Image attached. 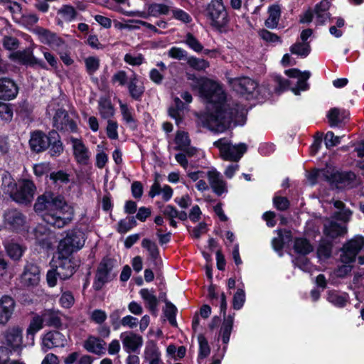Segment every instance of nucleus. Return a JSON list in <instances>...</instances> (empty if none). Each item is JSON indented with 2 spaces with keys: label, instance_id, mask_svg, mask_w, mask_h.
I'll return each mask as SVG.
<instances>
[{
  "label": "nucleus",
  "instance_id": "obj_22",
  "mask_svg": "<svg viewBox=\"0 0 364 364\" xmlns=\"http://www.w3.org/2000/svg\"><path fill=\"white\" fill-rule=\"evenodd\" d=\"M120 338L127 353L136 352L143 345L142 336L133 331L121 333Z\"/></svg>",
  "mask_w": 364,
  "mask_h": 364
},
{
  "label": "nucleus",
  "instance_id": "obj_25",
  "mask_svg": "<svg viewBox=\"0 0 364 364\" xmlns=\"http://www.w3.org/2000/svg\"><path fill=\"white\" fill-rule=\"evenodd\" d=\"M145 361H149V364H163L161 360V353L159 350L156 341L149 340L145 346L144 352Z\"/></svg>",
  "mask_w": 364,
  "mask_h": 364
},
{
  "label": "nucleus",
  "instance_id": "obj_29",
  "mask_svg": "<svg viewBox=\"0 0 364 364\" xmlns=\"http://www.w3.org/2000/svg\"><path fill=\"white\" fill-rule=\"evenodd\" d=\"M98 110L103 119H111L115 114V108L109 97H101L98 100Z\"/></svg>",
  "mask_w": 364,
  "mask_h": 364
},
{
  "label": "nucleus",
  "instance_id": "obj_30",
  "mask_svg": "<svg viewBox=\"0 0 364 364\" xmlns=\"http://www.w3.org/2000/svg\"><path fill=\"white\" fill-rule=\"evenodd\" d=\"M326 299L333 306L338 308H343L349 301V295L348 293H339L338 291L333 289L328 291Z\"/></svg>",
  "mask_w": 364,
  "mask_h": 364
},
{
  "label": "nucleus",
  "instance_id": "obj_64",
  "mask_svg": "<svg viewBox=\"0 0 364 364\" xmlns=\"http://www.w3.org/2000/svg\"><path fill=\"white\" fill-rule=\"evenodd\" d=\"M278 232V237H274L272 241V244L273 248L275 251L279 252L282 251L285 245V240L283 237V230L282 229H279Z\"/></svg>",
  "mask_w": 364,
  "mask_h": 364
},
{
  "label": "nucleus",
  "instance_id": "obj_43",
  "mask_svg": "<svg viewBox=\"0 0 364 364\" xmlns=\"http://www.w3.org/2000/svg\"><path fill=\"white\" fill-rule=\"evenodd\" d=\"M198 341L199 344L198 359H205L210 353V347L208 344L207 338L202 333L198 336Z\"/></svg>",
  "mask_w": 364,
  "mask_h": 364
},
{
  "label": "nucleus",
  "instance_id": "obj_15",
  "mask_svg": "<svg viewBox=\"0 0 364 364\" xmlns=\"http://www.w3.org/2000/svg\"><path fill=\"white\" fill-rule=\"evenodd\" d=\"M23 329L18 326L9 328L5 332V340L7 346L14 352H21L23 348Z\"/></svg>",
  "mask_w": 364,
  "mask_h": 364
},
{
  "label": "nucleus",
  "instance_id": "obj_42",
  "mask_svg": "<svg viewBox=\"0 0 364 364\" xmlns=\"http://www.w3.org/2000/svg\"><path fill=\"white\" fill-rule=\"evenodd\" d=\"M58 14L60 15L65 21L70 22L76 18L77 12L73 6L64 4L58 11Z\"/></svg>",
  "mask_w": 364,
  "mask_h": 364
},
{
  "label": "nucleus",
  "instance_id": "obj_20",
  "mask_svg": "<svg viewBox=\"0 0 364 364\" xmlns=\"http://www.w3.org/2000/svg\"><path fill=\"white\" fill-rule=\"evenodd\" d=\"M18 87L16 82L7 77H0V100L10 101L16 97Z\"/></svg>",
  "mask_w": 364,
  "mask_h": 364
},
{
  "label": "nucleus",
  "instance_id": "obj_26",
  "mask_svg": "<svg viewBox=\"0 0 364 364\" xmlns=\"http://www.w3.org/2000/svg\"><path fill=\"white\" fill-rule=\"evenodd\" d=\"M154 289L149 291L148 289L144 288L141 289L139 293L144 301L145 307L149 311L152 316L156 317L158 314L159 299L157 296L154 294Z\"/></svg>",
  "mask_w": 364,
  "mask_h": 364
},
{
  "label": "nucleus",
  "instance_id": "obj_40",
  "mask_svg": "<svg viewBox=\"0 0 364 364\" xmlns=\"http://www.w3.org/2000/svg\"><path fill=\"white\" fill-rule=\"evenodd\" d=\"M50 181L55 185L57 184H67L70 181V176L63 170H58L57 171H52L49 175L46 176Z\"/></svg>",
  "mask_w": 364,
  "mask_h": 364
},
{
  "label": "nucleus",
  "instance_id": "obj_41",
  "mask_svg": "<svg viewBox=\"0 0 364 364\" xmlns=\"http://www.w3.org/2000/svg\"><path fill=\"white\" fill-rule=\"evenodd\" d=\"M311 77V73L308 70L303 72L301 77L298 79L296 86L291 88V91L294 95H298L300 94V91H306L309 89L310 86L307 82V80Z\"/></svg>",
  "mask_w": 364,
  "mask_h": 364
},
{
  "label": "nucleus",
  "instance_id": "obj_34",
  "mask_svg": "<svg viewBox=\"0 0 364 364\" xmlns=\"http://www.w3.org/2000/svg\"><path fill=\"white\" fill-rule=\"evenodd\" d=\"M234 316L229 314L227 318H225L220 328V333L222 337V342L227 347L230 338V335L233 328Z\"/></svg>",
  "mask_w": 364,
  "mask_h": 364
},
{
  "label": "nucleus",
  "instance_id": "obj_45",
  "mask_svg": "<svg viewBox=\"0 0 364 364\" xmlns=\"http://www.w3.org/2000/svg\"><path fill=\"white\" fill-rule=\"evenodd\" d=\"M187 64L197 71H203L210 67V63L208 60L198 58L195 56L188 57L187 58Z\"/></svg>",
  "mask_w": 364,
  "mask_h": 364
},
{
  "label": "nucleus",
  "instance_id": "obj_28",
  "mask_svg": "<svg viewBox=\"0 0 364 364\" xmlns=\"http://www.w3.org/2000/svg\"><path fill=\"white\" fill-rule=\"evenodd\" d=\"M118 102L123 121L131 130L135 131L138 126L137 119L134 117L133 109L129 107L127 103H124L120 99H118Z\"/></svg>",
  "mask_w": 364,
  "mask_h": 364
},
{
  "label": "nucleus",
  "instance_id": "obj_63",
  "mask_svg": "<svg viewBox=\"0 0 364 364\" xmlns=\"http://www.w3.org/2000/svg\"><path fill=\"white\" fill-rule=\"evenodd\" d=\"M325 145L327 149L336 146L341 143V139L339 136H335L332 131H328L325 136Z\"/></svg>",
  "mask_w": 364,
  "mask_h": 364
},
{
  "label": "nucleus",
  "instance_id": "obj_2",
  "mask_svg": "<svg viewBox=\"0 0 364 364\" xmlns=\"http://www.w3.org/2000/svg\"><path fill=\"white\" fill-rule=\"evenodd\" d=\"M33 209L42 213L45 223L51 227L62 228L73 219V210L63 195L46 191L37 198Z\"/></svg>",
  "mask_w": 364,
  "mask_h": 364
},
{
  "label": "nucleus",
  "instance_id": "obj_11",
  "mask_svg": "<svg viewBox=\"0 0 364 364\" xmlns=\"http://www.w3.org/2000/svg\"><path fill=\"white\" fill-rule=\"evenodd\" d=\"M364 246V237L357 235L346 242L342 249L341 261L344 264H351L355 261L356 257Z\"/></svg>",
  "mask_w": 364,
  "mask_h": 364
},
{
  "label": "nucleus",
  "instance_id": "obj_62",
  "mask_svg": "<svg viewBox=\"0 0 364 364\" xmlns=\"http://www.w3.org/2000/svg\"><path fill=\"white\" fill-rule=\"evenodd\" d=\"M144 58L142 54L139 53L137 56H134L130 53L125 54L124 60L126 63L132 66H139L144 62Z\"/></svg>",
  "mask_w": 364,
  "mask_h": 364
},
{
  "label": "nucleus",
  "instance_id": "obj_52",
  "mask_svg": "<svg viewBox=\"0 0 364 364\" xmlns=\"http://www.w3.org/2000/svg\"><path fill=\"white\" fill-rule=\"evenodd\" d=\"M245 302V292L244 289L238 288L233 295L232 308L235 310H240Z\"/></svg>",
  "mask_w": 364,
  "mask_h": 364
},
{
  "label": "nucleus",
  "instance_id": "obj_27",
  "mask_svg": "<svg viewBox=\"0 0 364 364\" xmlns=\"http://www.w3.org/2000/svg\"><path fill=\"white\" fill-rule=\"evenodd\" d=\"M207 176L213 191L218 196H220L228 192L227 183L220 178L219 172L217 171H208Z\"/></svg>",
  "mask_w": 364,
  "mask_h": 364
},
{
  "label": "nucleus",
  "instance_id": "obj_8",
  "mask_svg": "<svg viewBox=\"0 0 364 364\" xmlns=\"http://www.w3.org/2000/svg\"><path fill=\"white\" fill-rule=\"evenodd\" d=\"M213 146L220 151L221 158L225 161H238L243 154L247 151V146L244 143L232 146L230 141L225 138H221L214 141Z\"/></svg>",
  "mask_w": 364,
  "mask_h": 364
},
{
  "label": "nucleus",
  "instance_id": "obj_23",
  "mask_svg": "<svg viewBox=\"0 0 364 364\" xmlns=\"http://www.w3.org/2000/svg\"><path fill=\"white\" fill-rule=\"evenodd\" d=\"M40 267L34 263H27L21 274L22 282L26 287L37 286L40 282Z\"/></svg>",
  "mask_w": 364,
  "mask_h": 364
},
{
  "label": "nucleus",
  "instance_id": "obj_46",
  "mask_svg": "<svg viewBox=\"0 0 364 364\" xmlns=\"http://www.w3.org/2000/svg\"><path fill=\"white\" fill-rule=\"evenodd\" d=\"M16 112L22 118H29L33 112V107L26 100H22L18 103Z\"/></svg>",
  "mask_w": 364,
  "mask_h": 364
},
{
  "label": "nucleus",
  "instance_id": "obj_35",
  "mask_svg": "<svg viewBox=\"0 0 364 364\" xmlns=\"http://www.w3.org/2000/svg\"><path fill=\"white\" fill-rule=\"evenodd\" d=\"M269 17L266 19L264 25L269 28L277 27L281 16V9L278 4H272L268 8Z\"/></svg>",
  "mask_w": 364,
  "mask_h": 364
},
{
  "label": "nucleus",
  "instance_id": "obj_3",
  "mask_svg": "<svg viewBox=\"0 0 364 364\" xmlns=\"http://www.w3.org/2000/svg\"><path fill=\"white\" fill-rule=\"evenodd\" d=\"M83 233L79 230L68 231L66 236L58 245V258L55 269L59 272V278L62 280L70 279L80 266V260L72 256L73 253L80 250L84 245L81 240Z\"/></svg>",
  "mask_w": 364,
  "mask_h": 364
},
{
  "label": "nucleus",
  "instance_id": "obj_38",
  "mask_svg": "<svg viewBox=\"0 0 364 364\" xmlns=\"http://www.w3.org/2000/svg\"><path fill=\"white\" fill-rule=\"evenodd\" d=\"M7 255L14 261H18L23 255L26 248L17 242H8L5 245Z\"/></svg>",
  "mask_w": 364,
  "mask_h": 364
},
{
  "label": "nucleus",
  "instance_id": "obj_36",
  "mask_svg": "<svg viewBox=\"0 0 364 364\" xmlns=\"http://www.w3.org/2000/svg\"><path fill=\"white\" fill-rule=\"evenodd\" d=\"M43 318V323L46 326L49 327H53L59 329L62 327V320L58 314V312L52 309L46 310L41 315Z\"/></svg>",
  "mask_w": 364,
  "mask_h": 364
},
{
  "label": "nucleus",
  "instance_id": "obj_37",
  "mask_svg": "<svg viewBox=\"0 0 364 364\" xmlns=\"http://www.w3.org/2000/svg\"><path fill=\"white\" fill-rule=\"evenodd\" d=\"M141 247L149 252L150 259L154 266L157 265V260L160 259V251L156 243L150 239L144 238L141 241Z\"/></svg>",
  "mask_w": 364,
  "mask_h": 364
},
{
  "label": "nucleus",
  "instance_id": "obj_50",
  "mask_svg": "<svg viewBox=\"0 0 364 364\" xmlns=\"http://www.w3.org/2000/svg\"><path fill=\"white\" fill-rule=\"evenodd\" d=\"M174 141L176 144L177 149L178 150H181L186 146H189L191 144V139L188 134L184 131H178L176 132Z\"/></svg>",
  "mask_w": 364,
  "mask_h": 364
},
{
  "label": "nucleus",
  "instance_id": "obj_56",
  "mask_svg": "<svg viewBox=\"0 0 364 364\" xmlns=\"http://www.w3.org/2000/svg\"><path fill=\"white\" fill-rule=\"evenodd\" d=\"M259 36L263 41L267 43L282 42L280 36L264 28L259 31Z\"/></svg>",
  "mask_w": 364,
  "mask_h": 364
},
{
  "label": "nucleus",
  "instance_id": "obj_1",
  "mask_svg": "<svg viewBox=\"0 0 364 364\" xmlns=\"http://www.w3.org/2000/svg\"><path fill=\"white\" fill-rule=\"evenodd\" d=\"M199 92L213 107L211 112L198 115L203 127L222 133L228 129L232 122L235 126L245 124L247 109L239 103L228 104L226 94L218 82L205 78L199 85Z\"/></svg>",
  "mask_w": 364,
  "mask_h": 364
},
{
  "label": "nucleus",
  "instance_id": "obj_12",
  "mask_svg": "<svg viewBox=\"0 0 364 364\" xmlns=\"http://www.w3.org/2000/svg\"><path fill=\"white\" fill-rule=\"evenodd\" d=\"M35 33L41 43L48 45L53 50L59 49L65 45L63 38L49 29L38 27L35 29Z\"/></svg>",
  "mask_w": 364,
  "mask_h": 364
},
{
  "label": "nucleus",
  "instance_id": "obj_54",
  "mask_svg": "<svg viewBox=\"0 0 364 364\" xmlns=\"http://www.w3.org/2000/svg\"><path fill=\"white\" fill-rule=\"evenodd\" d=\"M97 341H100V337L89 336L87 340L85 341L83 343V347L87 351L100 355V350H97V349L95 348V343Z\"/></svg>",
  "mask_w": 364,
  "mask_h": 364
},
{
  "label": "nucleus",
  "instance_id": "obj_19",
  "mask_svg": "<svg viewBox=\"0 0 364 364\" xmlns=\"http://www.w3.org/2000/svg\"><path fill=\"white\" fill-rule=\"evenodd\" d=\"M65 336L58 330L49 331L42 338V348L44 351L53 348L64 347L66 344Z\"/></svg>",
  "mask_w": 364,
  "mask_h": 364
},
{
  "label": "nucleus",
  "instance_id": "obj_21",
  "mask_svg": "<svg viewBox=\"0 0 364 364\" xmlns=\"http://www.w3.org/2000/svg\"><path fill=\"white\" fill-rule=\"evenodd\" d=\"M46 150L50 157L56 158L60 156L64 151V145L61 137L57 130L53 129L48 132V139L47 141Z\"/></svg>",
  "mask_w": 364,
  "mask_h": 364
},
{
  "label": "nucleus",
  "instance_id": "obj_48",
  "mask_svg": "<svg viewBox=\"0 0 364 364\" xmlns=\"http://www.w3.org/2000/svg\"><path fill=\"white\" fill-rule=\"evenodd\" d=\"M14 115V109L11 104L0 101V118L6 122H10Z\"/></svg>",
  "mask_w": 364,
  "mask_h": 364
},
{
  "label": "nucleus",
  "instance_id": "obj_16",
  "mask_svg": "<svg viewBox=\"0 0 364 364\" xmlns=\"http://www.w3.org/2000/svg\"><path fill=\"white\" fill-rule=\"evenodd\" d=\"M326 117L331 127H343L350 120V112L345 109L333 107L327 112Z\"/></svg>",
  "mask_w": 364,
  "mask_h": 364
},
{
  "label": "nucleus",
  "instance_id": "obj_47",
  "mask_svg": "<svg viewBox=\"0 0 364 364\" xmlns=\"http://www.w3.org/2000/svg\"><path fill=\"white\" fill-rule=\"evenodd\" d=\"M353 177H355V174L350 171L339 172L333 171L331 175L332 180L331 184H339L348 182L353 180Z\"/></svg>",
  "mask_w": 364,
  "mask_h": 364
},
{
  "label": "nucleus",
  "instance_id": "obj_32",
  "mask_svg": "<svg viewBox=\"0 0 364 364\" xmlns=\"http://www.w3.org/2000/svg\"><path fill=\"white\" fill-rule=\"evenodd\" d=\"M347 232V229L345 226L341 224L331 221L323 228V234L331 239H336L338 237L343 236Z\"/></svg>",
  "mask_w": 364,
  "mask_h": 364
},
{
  "label": "nucleus",
  "instance_id": "obj_24",
  "mask_svg": "<svg viewBox=\"0 0 364 364\" xmlns=\"http://www.w3.org/2000/svg\"><path fill=\"white\" fill-rule=\"evenodd\" d=\"M16 306L15 300L9 295L0 298V324L5 325L11 318Z\"/></svg>",
  "mask_w": 364,
  "mask_h": 364
},
{
  "label": "nucleus",
  "instance_id": "obj_4",
  "mask_svg": "<svg viewBox=\"0 0 364 364\" xmlns=\"http://www.w3.org/2000/svg\"><path fill=\"white\" fill-rule=\"evenodd\" d=\"M1 188L6 195L19 205L28 206L34 199L36 186L33 180L21 178L16 181L6 170L1 173Z\"/></svg>",
  "mask_w": 364,
  "mask_h": 364
},
{
  "label": "nucleus",
  "instance_id": "obj_10",
  "mask_svg": "<svg viewBox=\"0 0 364 364\" xmlns=\"http://www.w3.org/2000/svg\"><path fill=\"white\" fill-rule=\"evenodd\" d=\"M52 126L55 130L60 132L77 133L79 130L76 122L70 117L68 112L63 107L55 110L52 120Z\"/></svg>",
  "mask_w": 364,
  "mask_h": 364
},
{
  "label": "nucleus",
  "instance_id": "obj_6",
  "mask_svg": "<svg viewBox=\"0 0 364 364\" xmlns=\"http://www.w3.org/2000/svg\"><path fill=\"white\" fill-rule=\"evenodd\" d=\"M210 26L222 33L227 27L230 18L223 0H210L203 11Z\"/></svg>",
  "mask_w": 364,
  "mask_h": 364
},
{
  "label": "nucleus",
  "instance_id": "obj_9",
  "mask_svg": "<svg viewBox=\"0 0 364 364\" xmlns=\"http://www.w3.org/2000/svg\"><path fill=\"white\" fill-rule=\"evenodd\" d=\"M4 225L6 229L16 233L28 232L26 217L17 209H11L4 213Z\"/></svg>",
  "mask_w": 364,
  "mask_h": 364
},
{
  "label": "nucleus",
  "instance_id": "obj_33",
  "mask_svg": "<svg viewBox=\"0 0 364 364\" xmlns=\"http://www.w3.org/2000/svg\"><path fill=\"white\" fill-rule=\"evenodd\" d=\"M43 327V318L41 316H35L31 320L28 327L26 330V337L30 340L31 344L33 345L36 333Z\"/></svg>",
  "mask_w": 364,
  "mask_h": 364
},
{
  "label": "nucleus",
  "instance_id": "obj_39",
  "mask_svg": "<svg viewBox=\"0 0 364 364\" xmlns=\"http://www.w3.org/2000/svg\"><path fill=\"white\" fill-rule=\"evenodd\" d=\"M163 314L173 327H177L176 316L178 314L177 307L172 302H166L163 308Z\"/></svg>",
  "mask_w": 364,
  "mask_h": 364
},
{
  "label": "nucleus",
  "instance_id": "obj_14",
  "mask_svg": "<svg viewBox=\"0 0 364 364\" xmlns=\"http://www.w3.org/2000/svg\"><path fill=\"white\" fill-rule=\"evenodd\" d=\"M170 11V6L164 4L151 3L147 5V12L145 11H126L123 14L127 16H139L147 18L148 16L159 17L167 15Z\"/></svg>",
  "mask_w": 364,
  "mask_h": 364
},
{
  "label": "nucleus",
  "instance_id": "obj_61",
  "mask_svg": "<svg viewBox=\"0 0 364 364\" xmlns=\"http://www.w3.org/2000/svg\"><path fill=\"white\" fill-rule=\"evenodd\" d=\"M3 46L6 50H14L19 46V41L18 38L11 36H5L2 41Z\"/></svg>",
  "mask_w": 364,
  "mask_h": 364
},
{
  "label": "nucleus",
  "instance_id": "obj_49",
  "mask_svg": "<svg viewBox=\"0 0 364 364\" xmlns=\"http://www.w3.org/2000/svg\"><path fill=\"white\" fill-rule=\"evenodd\" d=\"M333 244L329 240H322L317 248V255L319 257L328 259L331 256Z\"/></svg>",
  "mask_w": 364,
  "mask_h": 364
},
{
  "label": "nucleus",
  "instance_id": "obj_59",
  "mask_svg": "<svg viewBox=\"0 0 364 364\" xmlns=\"http://www.w3.org/2000/svg\"><path fill=\"white\" fill-rule=\"evenodd\" d=\"M118 123L117 121L112 119L107 120V125L106 127V133L107 137L110 139H117L119 137L118 132Z\"/></svg>",
  "mask_w": 364,
  "mask_h": 364
},
{
  "label": "nucleus",
  "instance_id": "obj_60",
  "mask_svg": "<svg viewBox=\"0 0 364 364\" xmlns=\"http://www.w3.org/2000/svg\"><path fill=\"white\" fill-rule=\"evenodd\" d=\"M168 56L176 60H187L188 52L184 49L178 47H172L168 50Z\"/></svg>",
  "mask_w": 364,
  "mask_h": 364
},
{
  "label": "nucleus",
  "instance_id": "obj_55",
  "mask_svg": "<svg viewBox=\"0 0 364 364\" xmlns=\"http://www.w3.org/2000/svg\"><path fill=\"white\" fill-rule=\"evenodd\" d=\"M273 204L275 208L279 211H285L290 206V202L285 196H275L273 198Z\"/></svg>",
  "mask_w": 364,
  "mask_h": 364
},
{
  "label": "nucleus",
  "instance_id": "obj_44",
  "mask_svg": "<svg viewBox=\"0 0 364 364\" xmlns=\"http://www.w3.org/2000/svg\"><path fill=\"white\" fill-rule=\"evenodd\" d=\"M289 50L292 54L306 58L309 55L311 49L310 43L296 42L290 46Z\"/></svg>",
  "mask_w": 364,
  "mask_h": 364
},
{
  "label": "nucleus",
  "instance_id": "obj_57",
  "mask_svg": "<svg viewBox=\"0 0 364 364\" xmlns=\"http://www.w3.org/2000/svg\"><path fill=\"white\" fill-rule=\"evenodd\" d=\"M173 18L184 23H190L192 21V17L186 11L181 9L176 8L172 10Z\"/></svg>",
  "mask_w": 364,
  "mask_h": 364
},
{
  "label": "nucleus",
  "instance_id": "obj_7",
  "mask_svg": "<svg viewBox=\"0 0 364 364\" xmlns=\"http://www.w3.org/2000/svg\"><path fill=\"white\" fill-rule=\"evenodd\" d=\"M112 84L118 83L119 86H127L129 97L134 101L141 102L145 92V87L142 82H139V76L136 73L128 77L126 71L120 70L117 71L112 77Z\"/></svg>",
  "mask_w": 364,
  "mask_h": 364
},
{
  "label": "nucleus",
  "instance_id": "obj_58",
  "mask_svg": "<svg viewBox=\"0 0 364 364\" xmlns=\"http://www.w3.org/2000/svg\"><path fill=\"white\" fill-rule=\"evenodd\" d=\"M60 305L65 309H70L75 303V299L70 291H64L59 300Z\"/></svg>",
  "mask_w": 364,
  "mask_h": 364
},
{
  "label": "nucleus",
  "instance_id": "obj_13",
  "mask_svg": "<svg viewBox=\"0 0 364 364\" xmlns=\"http://www.w3.org/2000/svg\"><path fill=\"white\" fill-rule=\"evenodd\" d=\"M117 264V261L116 259L110 257L108 255L103 257L97 267L95 275L110 282L114 280L117 275V272H112Z\"/></svg>",
  "mask_w": 364,
  "mask_h": 364
},
{
  "label": "nucleus",
  "instance_id": "obj_51",
  "mask_svg": "<svg viewBox=\"0 0 364 364\" xmlns=\"http://www.w3.org/2000/svg\"><path fill=\"white\" fill-rule=\"evenodd\" d=\"M185 43L193 51L200 53L203 50V46L198 39L191 33H188L186 36Z\"/></svg>",
  "mask_w": 364,
  "mask_h": 364
},
{
  "label": "nucleus",
  "instance_id": "obj_18",
  "mask_svg": "<svg viewBox=\"0 0 364 364\" xmlns=\"http://www.w3.org/2000/svg\"><path fill=\"white\" fill-rule=\"evenodd\" d=\"M48 132L46 133L42 130L36 129L32 131L30 134L28 144L33 153L40 154L46 151Z\"/></svg>",
  "mask_w": 364,
  "mask_h": 364
},
{
  "label": "nucleus",
  "instance_id": "obj_5",
  "mask_svg": "<svg viewBox=\"0 0 364 364\" xmlns=\"http://www.w3.org/2000/svg\"><path fill=\"white\" fill-rule=\"evenodd\" d=\"M234 87L235 91L247 100H256L263 102L272 95V91L267 85H260L249 77L236 79Z\"/></svg>",
  "mask_w": 364,
  "mask_h": 364
},
{
  "label": "nucleus",
  "instance_id": "obj_31",
  "mask_svg": "<svg viewBox=\"0 0 364 364\" xmlns=\"http://www.w3.org/2000/svg\"><path fill=\"white\" fill-rule=\"evenodd\" d=\"M293 249L294 252L301 256H306L313 252L314 247L310 241L306 237H296Z\"/></svg>",
  "mask_w": 364,
  "mask_h": 364
},
{
  "label": "nucleus",
  "instance_id": "obj_17",
  "mask_svg": "<svg viewBox=\"0 0 364 364\" xmlns=\"http://www.w3.org/2000/svg\"><path fill=\"white\" fill-rule=\"evenodd\" d=\"M73 144V156L80 165L87 166L90 162V153L88 148L80 139L70 137Z\"/></svg>",
  "mask_w": 364,
  "mask_h": 364
},
{
  "label": "nucleus",
  "instance_id": "obj_53",
  "mask_svg": "<svg viewBox=\"0 0 364 364\" xmlns=\"http://www.w3.org/2000/svg\"><path fill=\"white\" fill-rule=\"evenodd\" d=\"M86 71L88 75H93L100 68V60L95 56H90L85 60Z\"/></svg>",
  "mask_w": 364,
  "mask_h": 364
}]
</instances>
